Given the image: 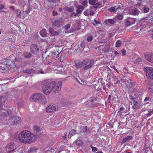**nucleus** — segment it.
Here are the masks:
<instances>
[{
  "label": "nucleus",
  "instance_id": "f257e3e1",
  "mask_svg": "<svg viewBox=\"0 0 153 153\" xmlns=\"http://www.w3.org/2000/svg\"><path fill=\"white\" fill-rule=\"evenodd\" d=\"M8 114L7 116L5 112L0 111V124L7 125L18 124L21 121V118L17 116H14L11 114L12 111L10 110L7 111Z\"/></svg>",
  "mask_w": 153,
  "mask_h": 153
},
{
  "label": "nucleus",
  "instance_id": "f03ea898",
  "mask_svg": "<svg viewBox=\"0 0 153 153\" xmlns=\"http://www.w3.org/2000/svg\"><path fill=\"white\" fill-rule=\"evenodd\" d=\"M18 137L19 141L25 143H30L35 141L36 139L35 136L27 130L22 131L19 134Z\"/></svg>",
  "mask_w": 153,
  "mask_h": 153
},
{
  "label": "nucleus",
  "instance_id": "7ed1b4c3",
  "mask_svg": "<svg viewBox=\"0 0 153 153\" xmlns=\"http://www.w3.org/2000/svg\"><path fill=\"white\" fill-rule=\"evenodd\" d=\"M4 63L0 64V71L5 70L7 71L10 69V68H13L15 67L14 65H12L10 64L12 63V61L9 60H4Z\"/></svg>",
  "mask_w": 153,
  "mask_h": 153
},
{
  "label": "nucleus",
  "instance_id": "20e7f679",
  "mask_svg": "<svg viewBox=\"0 0 153 153\" xmlns=\"http://www.w3.org/2000/svg\"><path fill=\"white\" fill-rule=\"evenodd\" d=\"M62 82L60 80L56 83L54 81L51 82V85L52 87V90L54 92L57 93L59 92L61 88Z\"/></svg>",
  "mask_w": 153,
  "mask_h": 153
},
{
  "label": "nucleus",
  "instance_id": "39448f33",
  "mask_svg": "<svg viewBox=\"0 0 153 153\" xmlns=\"http://www.w3.org/2000/svg\"><path fill=\"white\" fill-rule=\"evenodd\" d=\"M144 70L146 73V76L148 78L153 79V69L150 67H145Z\"/></svg>",
  "mask_w": 153,
  "mask_h": 153
},
{
  "label": "nucleus",
  "instance_id": "423d86ee",
  "mask_svg": "<svg viewBox=\"0 0 153 153\" xmlns=\"http://www.w3.org/2000/svg\"><path fill=\"white\" fill-rule=\"evenodd\" d=\"M46 111L48 113H53L57 111L58 107L54 104H50L46 108Z\"/></svg>",
  "mask_w": 153,
  "mask_h": 153
},
{
  "label": "nucleus",
  "instance_id": "0eeeda50",
  "mask_svg": "<svg viewBox=\"0 0 153 153\" xmlns=\"http://www.w3.org/2000/svg\"><path fill=\"white\" fill-rule=\"evenodd\" d=\"M51 82L44 86L42 88L43 93L45 95H48L52 90V87H51Z\"/></svg>",
  "mask_w": 153,
  "mask_h": 153
},
{
  "label": "nucleus",
  "instance_id": "6e6552de",
  "mask_svg": "<svg viewBox=\"0 0 153 153\" xmlns=\"http://www.w3.org/2000/svg\"><path fill=\"white\" fill-rule=\"evenodd\" d=\"M144 56L146 60L153 63V53L147 52L144 53Z\"/></svg>",
  "mask_w": 153,
  "mask_h": 153
},
{
  "label": "nucleus",
  "instance_id": "1a4fd4ad",
  "mask_svg": "<svg viewBox=\"0 0 153 153\" xmlns=\"http://www.w3.org/2000/svg\"><path fill=\"white\" fill-rule=\"evenodd\" d=\"M76 4L77 2L76 1L72 2L71 3V5L69 7H65L64 9L65 10L69 12H73L74 10V6H76Z\"/></svg>",
  "mask_w": 153,
  "mask_h": 153
},
{
  "label": "nucleus",
  "instance_id": "9d476101",
  "mask_svg": "<svg viewBox=\"0 0 153 153\" xmlns=\"http://www.w3.org/2000/svg\"><path fill=\"white\" fill-rule=\"evenodd\" d=\"M41 94L35 93L33 94L30 98V100L33 102H38Z\"/></svg>",
  "mask_w": 153,
  "mask_h": 153
},
{
  "label": "nucleus",
  "instance_id": "9b49d317",
  "mask_svg": "<svg viewBox=\"0 0 153 153\" xmlns=\"http://www.w3.org/2000/svg\"><path fill=\"white\" fill-rule=\"evenodd\" d=\"M30 50L31 52L34 54H36L38 52L39 48L36 44L32 45L30 47Z\"/></svg>",
  "mask_w": 153,
  "mask_h": 153
},
{
  "label": "nucleus",
  "instance_id": "f8f14e48",
  "mask_svg": "<svg viewBox=\"0 0 153 153\" xmlns=\"http://www.w3.org/2000/svg\"><path fill=\"white\" fill-rule=\"evenodd\" d=\"M38 102L41 104H45L47 103V100L45 96L43 94H41Z\"/></svg>",
  "mask_w": 153,
  "mask_h": 153
},
{
  "label": "nucleus",
  "instance_id": "ddd939ff",
  "mask_svg": "<svg viewBox=\"0 0 153 153\" xmlns=\"http://www.w3.org/2000/svg\"><path fill=\"white\" fill-rule=\"evenodd\" d=\"M94 64V61L92 59L91 60L89 63V64L85 66L83 69V71L85 72L88 69L90 68Z\"/></svg>",
  "mask_w": 153,
  "mask_h": 153
},
{
  "label": "nucleus",
  "instance_id": "4468645a",
  "mask_svg": "<svg viewBox=\"0 0 153 153\" xmlns=\"http://www.w3.org/2000/svg\"><path fill=\"white\" fill-rule=\"evenodd\" d=\"M62 19H58L54 21L52 25V27L54 28H56L59 27L60 25L61 22H60V21L62 20Z\"/></svg>",
  "mask_w": 153,
  "mask_h": 153
},
{
  "label": "nucleus",
  "instance_id": "2eb2a0df",
  "mask_svg": "<svg viewBox=\"0 0 153 153\" xmlns=\"http://www.w3.org/2000/svg\"><path fill=\"white\" fill-rule=\"evenodd\" d=\"M7 99L6 97L5 96L0 97V109L2 108L3 105L6 101Z\"/></svg>",
  "mask_w": 153,
  "mask_h": 153
},
{
  "label": "nucleus",
  "instance_id": "dca6fc26",
  "mask_svg": "<svg viewBox=\"0 0 153 153\" xmlns=\"http://www.w3.org/2000/svg\"><path fill=\"white\" fill-rule=\"evenodd\" d=\"M49 56L54 59L59 57V52L54 51V52H51Z\"/></svg>",
  "mask_w": 153,
  "mask_h": 153
},
{
  "label": "nucleus",
  "instance_id": "f3484780",
  "mask_svg": "<svg viewBox=\"0 0 153 153\" xmlns=\"http://www.w3.org/2000/svg\"><path fill=\"white\" fill-rule=\"evenodd\" d=\"M139 13L140 12L137 8L131 9V10H130L129 12V13L130 14L134 15H137L139 14Z\"/></svg>",
  "mask_w": 153,
  "mask_h": 153
},
{
  "label": "nucleus",
  "instance_id": "a211bd4d",
  "mask_svg": "<svg viewBox=\"0 0 153 153\" xmlns=\"http://www.w3.org/2000/svg\"><path fill=\"white\" fill-rule=\"evenodd\" d=\"M48 2L46 3L48 6L53 8V4L55 3L56 0H47Z\"/></svg>",
  "mask_w": 153,
  "mask_h": 153
},
{
  "label": "nucleus",
  "instance_id": "6ab92c4d",
  "mask_svg": "<svg viewBox=\"0 0 153 153\" xmlns=\"http://www.w3.org/2000/svg\"><path fill=\"white\" fill-rule=\"evenodd\" d=\"M30 7L28 5H25L23 6V12L25 14H27L30 12Z\"/></svg>",
  "mask_w": 153,
  "mask_h": 153
},
{
  "label": "nucleus",
  "instance_id": "aec40b11",
  "mask_svg": "<svg viewBox=\"0 0 153 153\" xmlns=\"http://www.w3.org/2000/svg\"><path fill=\"white\" fill-rule=\"evenodd\" d=\"M15 146V144L14 142H11L7 145L5 148L6 149H14Z\"/></svg>",
  "mask_w": 153,
  "mask_h": 153
},
{
  "label": "nucleus",
  "instance_id": "412c9836",
  "mask_svg": "<svg viewBox=\"0 0 153 153\" xmlns=\"http://www.w3.org/2000/svg\"><path fill=\"white\" fill-rule=\"evenodd\" d=\"M132 137L131 136H129L124 138L122 142V143L123 144L124 143L129 142L130 140H131Z\"/></svg>",
  "mask_w": 153,
  "mask_h": 153
},
{
  "label": "nucleus",
  "instance_id": "4be33fe9",
  "mask_svg": "<svg viewBox=\"0 0 153 153\" xmlns=\"http://www.w3.org/2000/svg\"><path fill=\"white\" fill-rule=\"evenodd\" d=\"M84 7L82 5H79L77 7L76 12L77 13H80L84 10Z\"/></svg>",
  "mask_w": 153,
  "mask_h": 153
},
{
  "label": "nucleus",
  "instance_id": "5701e85b",
  "mask_svg": "<svg viewBox=\"0 0 153 153\" xmlns=\"http://www.w3.org/2000/svg\"><path fill=\"white\" fill-rule=\"evenodd\" d=\"M49 32L52 36H56L59 33L56 31H55L52 28H49Z\"/></svg>",
  "mask_w": 153,
  "mask_h": 153
},
{
  "label": "nucleus",
  "instance_id": "b1692460",
  "mask_svg": "<svg viewBox=\"0 0 153 153\" xmlns=\"http://www.w3.org/2000/svg\"><path fill=\"white\" fill-rule=\"evenodd\" d=\"M82 141L81 140H78L76 142V147L77 148H79L82 146Z\"/></svg>",
  "mask_w": 153,
  "mask_h": 153
},
{
  "label": "nucleus",
  "instance_id": "393cba45",
  "mask_svg": "<svg viewBox=\"0 0 153 153\" xmlns=\"http://www.w3.org/2000/svg\"><path fill=\"white\" fill-rule=\"evenodd\" d=\"M40 35L42 37H45L47 35L46 30L45 29H43L40 32Z\"/></svg>",
  "mask_w": 153,
  "mask_h": 153
},
{
  "label": "nucleus",
  "instance_id": "a878e982",
  "mask_svg": "<svg viewBox=\"0 0 153 153\" xmlns=\"http://www.w3.org/2000/svg\"><path fill=\"white\" fill-rule=\"evenodd\" d=\"M148 89L152 92H153V84L152 83L150 82L147 86Z\"/></svg>",
  "mask_w": 153,
  "mask_h": 153
},
{
  "label": "nucleus",
  "instance_id": "bb28decb",
  "mask_svg": "<svg viewBox=\"0 0 153 153\" xmlns=\"http://www.w3.org/2000/svg\"><path fill=\"white\" fill-rule=\"evenodd\" d=\"M76 134V131L75 130L72 129L69 132V134L68 135V137L69 138H70L72 136L75 135Z\"/></svg>",
  "mask_w": 153,
  "mask_h": 153
},
{
  "label": "nucleus",
  "instance_id": "cd10ccee",
  "mask_svg": "<svg viewBox=\"0 0 153 153\" xmlns=\"http://www.w3.org/2000/svg\"><path fill=\"white\" fill-rule=\"evenodd\" d=\"M57 73L62 74H67L66 72L64 71V69H62L61 70H59L57 71Z\"/></svg>",
  "mask_w": 153,
  "mask_h": 153
},
{
  "label": "nucleus",
  "instance_id": "c85d7f7f",
  "mask_svg": "<svg viewBox=\"0 0 153 153\" xmlns=\"http://www.w3.org/2000/svg\"><path fill=\"white\" fill-rule=\"evenodd\" d=\"M108 21L109 23L111 24H114L116 21V18H114L113 19H109Z\"/></svg>",
  "mask_w": 153,
  "mask_h": 153
},
{
  "label": "nucleus",
  "instance_id": "c756f323",
  "mask_svg": "<svg viewBox=\"0 0 153 153\" xmlns=\"http://www.w3.org/2000/svg\"><path fill=\"white\" fill-rule=\"evenodd\" d=\"M37 149L35 147H30L28 150V152H33L36 151Z\"/></svg>",
  "mask_w": 153,
  "mask_h": 153
},
{
  "label": "nucleus",
  "instance_id": "7c9ffc66",
  "mask_svg": "<svg viewBox=\"0 0 153 153\" xmlns=\"http://www.w3.org/2000/svg\"><path fill=\"white\" fill-rule=\"evenodd\" d=\"M128 20L130 22L131 24H133L135 23V19L134 18H129L128 19Z\"/></svg>",
  "mask_w": 153,
  "mask_h": 153
},
{
  "label": "nucleus",
  "instance_id": "2f4dec72",
  "mask_svg": "<svg viewBox=\"0 0 153 153\" xmlns=\"http://www.w3.org/2000/svg\"><path fill=\"white\" fill-rule=\"evenodd\" d=\"M118 9L117 8H116L115 7H112L108 9V10L109 12H114L116 10H117Z\"/></svg>",
  "mask_w": 153,
  "mask_h": 153
},
{
  "label": "nucleus",
  "instance_id": "473e14b6",
  "mask_svg": "<svg viewBox=\"0 0 153 153\" xmlns=\"http://www.w3.org/2000/svg\"><path fill=\"white\" fill-rule=\"evenodd\" d=\"M34 71L33 70L31 69H27L26 71H25V72L27 74H31L33 73Z\"/></svg>",
  "mask_w": 153,
  "mask_h": 153
},
{
  "label": "nucleus",
  "instance_id": "72a5a7b5",
  "mask_svg": "<svg viewBox=\"0 0 153 153\" xmlns=\"http://www.w3.org/2000/svg\"><path fill=\"white\" fill-rule=\"evenodd\" d=\"M89 60L88 59H86L83 60L82 62V64L84 65H86L87 64L90 62Z\"/></svg>",
  "mask_w": 153,
  "mask_h": 153
},
{
  "label": "nucleus",
  "instance_id": "f704fd0d",
  "mask_svg": "<svg viewBox=\"0 0 153 153\" xmlns=\"http://www.w3.org/2000/svg\"><path fill=\"white\" fill-rule=\"evenodd\" d=\"M34 130L36 131H39L41 130V128L38 126H35L34 127Z\"/></svg>",
  "mask_w": 153,
  "mask_h": 153
},
{
  "label": "nucleus",
  "instance_id": "c9c22d12",
  "mask_svg": "<svg viewBox=\"0 0 153 153\" xmlns=\"http://www.w3.org/2000/svg\"><path fill=\"white\" fill-rule=\"evenodd\" d=\"M87 1L86 0H82L81 1V3L84 6L87 5Z\"/></svg>",
  "mask_w": 153,
  "mask_h": 153
},
{
  "label": "nucleus",
  "instance_id": "e433bc0d",
  "mask_svg": "<svg viewBox=\"0 0 153 153\" xmlns=\"http://www.w3.org/2000/svg\"><path fill=\"white\" fill-rule=\"evenodd\" d=\"M115 18H116V21L117 20V19H121L123 18V16L122 15L120 14H117L116 17Z\"/></svg>",
  "mask_w": 153,
  "mask_h": 153
},
{
  "label": "nucleus",
  "instance_id": "4c0bfd02",
  "mask_svg": "<svg viewBox=\"0 0 153 153\" xmlns=\"http://www.w3.org/2000/svg\"><path fill=\"white\" fill-rule=\"evenodd\" d=\"M121 44V42L120 40H118L116 42V46L117 47H119Z\"/></svg>",
  "mask_w": 153,
  "mask_h": 153
},
{
  "label": "nucleus",
  "instance_id": "58836bf2",
  "mask_svg": "<svg viewBox=\"0 0 153 153\" xmlns=\"http://www.w3.org/2000/svg\"><path fill=\"white\" fill-rule=\"evenodd\" d=\"M146 153H152V152L149 147H147L146 149Z\"/></svg>",
  "mask_w": 153,
  "mask_h": 153
},
{
  "label": "nucleus",
  "instance_id": "ea45409f",
  "mask_svg": "<svg viewBox=\"0 0 153 153\" xmlns=\"http://www.w3.org/2000/svg\"><path fill=\"white\" fill-rule=\"evenodd\" d=\"M31 54L30 53L27 52L25 53L24 54V56L26 58L29 57L30 56Z\"/></svg>",
  "mask_w": 153,
  "mask_h": 153
},
{
  "label": "nucleus",
  "instance_id": "a19ab883",
  "mask_svg": "<svg viewBox=\"0 0 153 153\" xmlns=\"http://www.w3.org/2000/svg\"><path fill=\"white\" fill-rule=\"evenodd\" d=\"M96 2V0H89V3L91 5L94 4Z\"/></svg>",
  "mask_w": 153,
  "mask_h": 153
},
{
  "label": "nucleus",
  "instance_id": "79ce46f5",
  "mask_svg": "<svg viewBox=\"0 0 153 153\" xmlns=\"http://www.w3.org/2000/svg\"><path fill=\"white\" fill-rule=\"evenodd\" d=\"M93 39V38L92 36H88V37L87 39V40L88 41V42H91V41H92Z\"/></svg>",
  "mask_w": 153,
  "mask_h": 153
},
{
  "label": "nucleus",
  "instance_id": "37998d69",
  "mask_svg": "<svg viewBox=\"0 0 153 153\" xmlns=\"http://www.w3.org/2000/svg\"><path fill=\"white\" fill-rule=\"evenodd\" d=\"M142 61V59L141 58H139L137 59L134 61V63H137L138 62H141Z\"/></svg>",
  "mask_w": 153,
  "mask_h": 153
},
{
  "label": "nucleus",
  "instance_id": "c03bdc74",
  "mask_svg": "<svg viewBox=\"0 0 153 153\" xmlns=\"http://www.w3.org/2000/svg\"><path fill=\"white\" fill-rule=\"evenodd\" d=\"M16 15L18 16H20V13H21V11H20V10H17L16 11Z\"/></svg>",
  "mask_w": 153,
  "mask_h": 153
},
{
  "label": "nucleus",
  "instance_id": "a18cd8bd",
  "mask_svg": "<svg viewBox=\"0 0 153 153\" xmlns=\"http://www.w3.org/2000/svg\"><path fill=\"white\" fill-rule=\"evenodd\" d=\"M125 25L127 26H130L131 24L130 23V22L129 21L128 19L126 22Z\"/></svg>",
  "mask_w": 153,
  "mask_h": 153
},
{
  "label": "nucleus",
  "instance_id": "49530a36",
  "mask_svg": "<svg viewBox=\"0 0 153 153\" xmlns=\"http://www.w3.org/2000/svg\"><path fill=\"white\" fill-rule=\"evenodd\" d=\"M99 23L100 22L97 21L96 19H94L93 22V24L94 25H96Z\"/></svg>",
  "mask_w": 153,
  "mask_h": 153
},
{
  "label": "nucleus",
  "instance_id": "de8ad7c7",
  "mask_svg": "<svg viewBox=\"0 0 153 153\" xmlns=\"http://www.w3.org/2000/svg\"><path fill=\"white\" fill-rule=\"evenodd\" d=\"M70 27V25L69 24H68L65 25V30H68L69 29Z\"/></svg>",
  "mask_w": 153,
  "mask_h": 153
},
{
  "label": "nucleus",
  "instance_id": "09e8293b",
  "mask_svg": "<svg viewBox=\"0 0 153 153\" xmlns=\"http://www.w3.org/2000/svg\"><path fill=\"white\" fill-rule=\"evenodd\" d=\"M92 151L93 152H96L97 151V149L95 147L92 146L91 147Z\"/></svg>",
  "mask_w": 153,
  "mask_h": 153
},
{
  "label": "nucleus",
  "instance_id": "8fccbe9b",
  "mask_svg": "<svg viewBox=\"0 0 153 153\" xmlns=\"http://www.w3.org/2000/svg\"><path fill=\"white\" fill-rule=\"evenodd\" d=\"M144 12L145 13H147L149 11V8H147L146 7H144Z\"/></svg>",
  "mask_w": 153,
  "mask_h": 153
},
{
  "label": "nucleus",
  "instance_id": "3c124183",
  "mask_svg": "<svg viewBox=\"0 0 153 153\" xmlns=\"http://www.w3.org/2000/svg\"><path fill=\"white\" fill-rule=\"evenodd\" d=\"M53 15V16L56 15L57 14V12H56L55 11L53 10L52 12Z\"/></svg>",
  "mask_w": 153,
  "mask_h": 153
},
{
  "label": "nucleus",
  "instance_id": "603ef678",
  "mask_svg": "<svg viewBox=\"0 0 153 153\" xmlns=\"http://www.w3.org/2000/svg\"><path fill=\"white\" fill-rule=\"evenodd\" d=\"M88 11H89V12L90 14L91 15H94V13L93 11H92V10H88Z\"/></svg>",
  "mask_w": 153,
  "mask_h": 153
},
{
  "label": "nucleus",
  "instance_id": "864d4df0",
  "mask_svg": "<svg viewBox=\"0 0 153 153\" xmlns=\"http://www.w3.org/2000/svg\"><path fill=\"white\" fill-rule=\"evenodd\" d=\"M89 12L88 10H86L85 11L84 13V14L85 16H87L88 15V13Z\"/></svg>",
  "mask_w": 153,
  "mask_h": 153
},
{
  "label": "nucleus",
  "instance_id": "5fc2aeb1",
  "mask_svg": "<svg viewBox=\"0 0 153 153\" xmlns=\"http://www.w3.org/2000/svg\"><path fill=\"white\" fill-rule=\"evenodd\" d=\"M46 72H44L42 70H41L39 72V74H44L46 73Z\"/></svg>",
  "mask_w": 153,
  "mask_h": 153
},
{
  "label": "nucleus",
  "instance_id": "6e6d98bb",
  "mask_svg": "<svg viewBox=\"0 0 153 153\" xmlns=\"http://www.w3.org/2000/svg\"><path fill=\"white\" fill-rule=\"evenodd\" d=\"M4 7V6L3 4H0V9H2Z\"/></svg>",
  "mask_w": 153,
  "mask_h": 153
},
{
  "label": "nucleus",
  "instance_id": "4d7b16f0",
  "mask_svg": "<svg viewBox=\"0 0 153 153\" xmlns=\"http://www.w3.org/2000/svg\"><path fill=\"white\" fill-rule=\"evenodd\" d=\"M133 103H134V104L135 105H136L137 104V102L135 100H133Z\"/></svg>",
  "mask_w": 153,
  "mask_h": 153
},
{
  "label": "nucleus",
  "instance_id": "13d9d810",
  "mask_svg": "<svg viewBox=\"0 0 153 153\" xmlns=\"http://www.w3.org/2000/svg\"><path fill=\"white\" fill-rule=\"evenodd\" d=\"M149 98L148 97H146L144 99V101H146L148 100Z\"/></svg>",
  "mask_w": 153,
  "mask_h": 153
},
{
  "label": "nucleus",
  "instance_id": "bf43d9fd",
  "mask_svg": "<svg viewBox=\"0 0 153 153\" xmlns=\"http://www.w3.org/2000/svg\"><path fill=\"white\" fill-rule=\"evenodd\" d=\"M129 97L131 100H134V97L133 96L131 95L129 96Z\"/></svg>",
  "mask_w": 153,
  "mask_h": 153
},
{
  "label": "nucleus",
  "instance_id": "052dcab7",
  "mask_svg": "<svg viewBox=\"0 0 153 153\" xmlns=\"http://www.w3.org/2000/svg\"><path fill=\"white\" fill-rule=\"evenodd\" d=\"M122 53L123 55L125 54L126 53V51L124 50H123L122 51Z\"/></svg>",
  "mask_w": 153,
  "mask_h": 153
},
{
  "label": "nucleus",
  "instance_id": "680f3d73",
  "mask_svg": "<svg viewBox=\"0 0 153 153\" xmlns=\"http://www.w3.org/2000/svg\"><path fill=\"white\" fill-rule=\"evenodd\" d=\"M3 139V138L2 137V136L0 134V141L1 140Z\"/></svg>",
  "mask_w": 153,
  "mask_h": 153
},
{
  "label": "nucleus",
  "instance_id": "e2e57ef3",
  "mask_svg": "<svg viewBox=\"0 0 153 153\" xmlns=\"http://www.w3.org/2000/svg\"><path fill=\"white\" fill-rule=\"evenodd\" d=\"M12 10H14V8L13 6H11L9 7Z\"/></svg>",
  "mask_w": 153,
  "mask_h": 153
},
{
  "label": "nucleus",
  "instance_id": "0e129e2a",
  "mask_svg": "<svg viewBox=\"0 0 153 153\" xmlns=\"http://www.w3.org/2000/svg\"><path fill=\"white\" fill-rule=\"evenodd\" d=\"M124 109V108L123 107H121L120 108V111H122Z\"/></svg>",
  "mask_w": 153,
  "mask_h": 153
},
{
  "label": "nucleus",
  "instance_id": "69168bd1",
  "mask_svg": "<svg viewBox=\"0 0 153 153\" xmlns=\"http://www.w3.org/2000/svg\"><path fill=\"white\" fill-rule=\"evenodd\" d=\"M114 54L115 55H117V54H118V52H117V51H115V52H114Z\"/></svg>",
  "mask_w": 153,
  "mask_h": 153
},
{
  "label": "nucleus",
  "instance_id": "338daca9",
  "mask_svg": "<svg viewBox=\"0 0 153 153\" xmlns=\"http://www.w3.org/2000/svg\"><path fill=\"white\" fill-rule=\"evenodd\" d=\"M95 153H103V152L101 151H98Z\"/></svg>",
  "mask_w": 153,
  "mask_h": 153
},
{
  "label": "nucleus",
  "instance_id": "774afa93",
  "mask_svg": "<svg viewBox=\"0 0 153 153\" xmlns=\"http://www.w3.org/2000/svg\"><path fill=\"white\" fill-rule=\"evenodd\" d=\"M59 11L60 12H61L62 11V8H59Z\"/></svg>",
  "mask_w": 153,
  "mask_h": 153
}]
</instances>
